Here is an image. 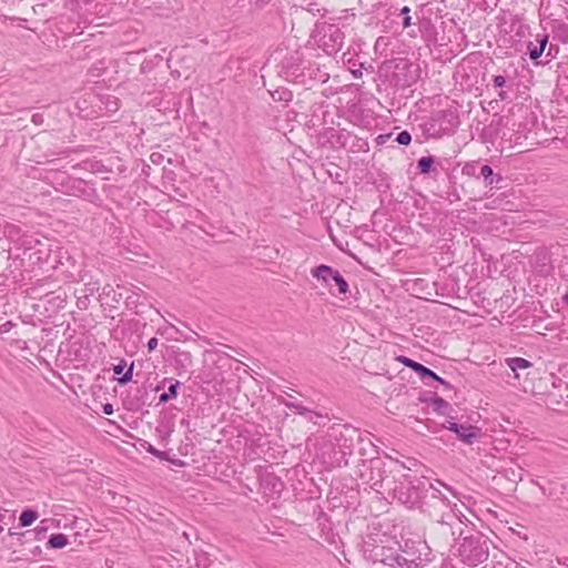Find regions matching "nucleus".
I'll list each match as a JSON object with an SVG mask.
<instances>
[{
    "mask_svg": "<svg viewBox=\"0 0 568 568\" xmlns=\"http://www.w3.org/2000/svg\"><path fill=\"white\" fill-rule=\"evenodd\" d=\"M454 433L462 442L471 445L479 437L480 429L477 426L458 424L454 426Z\"/></svg>",
    "mask_w": 568,
    "mask_h": 568,
    "instance_id": "nucleus-9",
    "label": "nucleus"
},
{
    "mask_svg": "<svg viewBox=\"0 0 568 568\" xmlns=\"http://www.w3.org/2000/svg\"><path fill=\"white\" fill-rule=\"evenodd\" d=\"M450 517H452V518H454L458 525H462V521H460V520H458L457 518H455V516H454V515H452Z\"/></svg>",
    "mask_w": 568,
    "mask_h": 568,
    "instance_id": "nucleus-47",
    "label": "nucleus"
},
{
    "mask_svg": "<svg viewBox=\"0 0 568 568\" xmlns=\"http://www.w3.org/2000/svg\"><path fill=\"white\" fill-rule=\"evenodd\" d=\"M458 551L465 564L468 566H477L488 558V539L481 534L467 536L463 539Z\"/></svg>",
    "mask_w": 568,
    "mask_h": 568,
    "instance_id": "nucleus-2",
    "label": "nucleus"
},
{
    "mask_svg": "<svg viewBox=\"0 0 568 568\" xmlns=\"http://www.w3.org/2000/svg\"><path fill=\"white\" fill-rule=\"evenodd\" d=\"M437 494H434L435 497H438L442 495L440 490H436Z\"/></svg>",
    "mask_w": 568,
    "mask_h": 568,
    "instance_id": "nucleus-48",
    "label": "nucleus"
},
{
    "mask_svg": "<svg viewBox=\"0 0 568 568\" xmlns=\"http://www.w3.org/2000/svg\"><path fill=\"white\" fill-rule=\"evenodd\" d=\"M454 426H458V423L448 420L447 425L446 424L444 425L445 428H447V429H449L452 432H454Z\"/></svg>",
    "mask_w": 568,
    "mask_h": 568,
    "instance_id": "nucleus-38",
    "label": "nucleus"
},
{
    "mask_svg": "<svg viewBox=\"0 0 568 568\" xmlns=\"http://www.w3.org/2000/svg\"><path fill=\"white\" fill-rule=\"evenodd\" d=\"M551 49H552V45H550V47H549L548 52H547V54H546L547 57L552 58Z\"/></svg>",
    "mask_w": 568,
    "mask_h": 568,
    "instance_id": "nucleus-45",
    "label": "nucleus"
},
{
    "mask_svg": "<svg viewBox=\"0 0 568 568\" xmlns=\"http://www.w3.org/2000/svg\"><path fill=\"white\" fill-rule=\"evenodd\" d=\"M554 39L561 43H568V16L564 21H556L552 26Z\"/></svg>",
    "mask_w": 568,
    "mask_h": 568,
    "instance_id": "nucleus-14",
    "label": "nucleus"
},
{
    "mask_svg": "<svg viewBox=\"0 0 568 568\" xmlns=\"http://www.w3.org/2000/svg\"><path fill=\"white\" fill-rule=\"evenodd\" d=\"M38 518V513L33 509L27 508L22 510L19 517V524L21 527L31 526Z\"/></svg>",
    "mask_w": 568,
    "mask_h": 568,
    "instance_id": "nucleus-18",
    "label": "nucleus"
},
{
    "mask_svg": "<svg viewBox=\"0 0 568 568\" xmlns=\"http://www.w3.org/2000/svg\"><path fill=\"white\" fill-rule=\"evenodd\" d=\"M53 184L55 189L62 193L79 195L84 192L87 183L81 179L71 178L65 172L55 173Z\"/></svg>",
    "mask_w": 568,
    "mask_h": 568,
    "instance_id": "nucleus-8",
    "label": "nucleus"
},
{
    "mask_svg": "<svg viewBox=\"0 0 568 568\" xmlns=\"http://www.w3.org/2000/svg\"><path fill=\"white\" fill-rule=\"evenodd\" d=\"M144 449L162 460H169V462H171L175 465H180V466L183 464V462H181V460L170 459L166 452L156 449L153 445H151L150 443H148L145 440H144Z\"/></svg>",
    "mask_w": 568,
    "mask_h": 568,
    "instance_id": "nucleus-19",
    "label": "nucleus"
},
{
    "mask_svg": "<svg viewBox=\"0 0 568 568\" xmlns=\"http://www.w3.org/2000/svg\"><path fill=\"white\" fill-rule=\"evenodd\" d=\"M281 404L285 407L293 409L296 414L306 416L310 422L315 423L314 417H322L321 414L313 412L311 408L303 406L300 402H288L285 398L281 399Z\"/></svg>",
    "mask_w": 568,
    "mask_h": 568,
    "instance_id": "nucleus-11",
    "label": "nucleus"
},
{
    "mask_svg": "<svg viewBox=\"0 0 568 568\" xmlns=\"http://www.w3.org/2000/svg\"><path fill=\"white\" fill-rule=\"evenodd\" d=\"M548 34L537 36L536 43L538 47H541L542 52L546 50V47L548 44Z\"/></svg>",
    "mask_w": 568,
    "mask_h": 568,
    "instance_id": "nucleus-31",
    "label": "nucleus"
},
{
    "mask_svg": "<svg viewBox=\"0 0 568 568\" xmlns=\"http://www.w3.org/2000/svg\"><path fill=\"white\" fill-rule=\"evenodd\" d=\"M389 136H390V134H382L377 139L381 140V142H385L386 139H388Z\"/></svg>",
    "mask_w": 568,
    "mask_h": 568,
    "instance_id": "nucleus-44",
    "label": "nucleus"
},
{
    "mask_svg": "<svg viewBox=\"0 0 568 568\" xmlns=\"http://www.w3.org/2000/svg\"><path fill=\"white\" fill-rule=\"evenodd\" d=\"M527 52L529 54V58L530 60L536 64L538 65L539 62H538V59L541 57V54L544 53L542 52V49L541 47H538L536 42H532V41H529L527 43Z\"/></svg>",
    "mask_w": 568,
    "mask_h": 568,
    "instance_id": "nucleus-22",
    "label": "nucleus"
},
{
    "mask_svg": "<svg viewBox=\"0 0 568 568\" xmlns=\"http://www.w3.org/2000/svg\"><path fill=\"white\" fill-rule=\"evenodd\" d=\"M306 10L311 12L313 16H324L322 11H324L316 2H310L306 7Z\"/></svg>",
    "mask_w": 568,
    "mask_h": 568,
    "instance_id": "nucleus-29",
    "label": "nucleus"
},
{
    "mask_svg": "<svg viewBox=\"0 0 568 568\" xmlns=\"http://www.w3.org/2000/svg\"><path fill=\"white\" fill-rule=\"evenodd\" d=\"M480 175L484 178L486 185H493L494 183H499L503 180L499 174H494L493 169L487 164L480 168Z\"/></svg>",
    "mask_w": 568,
    "mask_h": 568,
    "instance_id": "nucleus-17",
    "label": "nucleus"
},
{
    "mask_svg": "<svg viewBox=\"0 0 568 568\" xmlns=\"http://www.w3.org/2000/svg\"><path fill=\"white\" fill-rule=\"evenodd\" d=\"M133 366L132 362L129 367H126V363L122 359L119 364L114 365L113 372L118 376V382L120 384H126L132 379L133 375Z\"/></svg>",
    "mask_w": 568,
    "mask_h": 568,
    "instance_id": "nucleus-12",
    "label": "nucleus"
},
{
    "mask_svg": "<svg viewBox=\"0 0 568 568\" xmlns=\"http://www.w3.org/2000/svg\"><path fill=\"white\" fill-rule=\"evenodd\" d=\"M374 561L382 562L392 568H417L418 565L413 559H407L398 549L385 546L375 547L372 550Z\"/></svg>",
    "mask_w": 568,
    "mask_h": 568,
    "instance_id": "nucleus-3",
    "label": "nucleus"
},
{
    "mask_svg": "<svg viewBox=\"0 0 568 568\" xmlns=\"http://www.w3.org/2000/svg\"><path fill=\"white\" fill-rule=\"evenodd\" d=\"M102 412L105 415H112L113 414V406H112V404H110V403L103 404L102 405Z\"/></svg>",
    "mask_w": 568,
    "mask_h": 568,
    "instance_id": "nucleus-35",
    "label": "nucleus"
},
{
    "mask_svg": "<svg viewBox=\"0 0 568 568\" xmlns=\"http://www.w3.org/2000/svg\"><path fill=\"white\" fill-rule=\"evenodd\" d=\"M166 381H168V378H164V379H163V382H162L161 384L155 385V386L152 388V392L158 393L159 390L163 389V387H164L163 383H164V382H166Z\"/></svg>",
    "mask_w": 568,
    "mask_h": 568,
    "instance_id": "nucleus-37",
    "label": "nucleus"
},
{
    "mask_svg": "<svg viewBox=\"0 0 568 568\" xmlns=\"http://www.w3.org/2000/svg\"><path fill=\"white\" fill-rule=\"evenodd\" d=\"M180 357H183V362L191 363V354L190 353H181Z\"/></svg>",
    "mask_w": 568,
    "mask_h": 568,
    "instance_id": "nucleus-40",
    "label": "nucleus"
},
{
    "mask_svg": "<svg viewBox=\"0 0 568 568\" xmlns=\"http://www.w3.org/2000/svg\"><path fill=\"white\" fill-rule=\"evenodd\" d=\"M410 9L408 7H403L400 9V14L404 16L403 27L408 28L412 24V18L409 16Z\"/></svg>",
    "mask_w": 568,
    "mask_h": 568,
    "instance_id": "nucleus-28",
    "label": "nucleus"
},
{
    "mask_svg": "<svg viewBox=\"0 0 568 568\" xmlns=\"http://www.w3.org/2000/svg\"><path fill=\"white\" fill-rule=\"evenodd\" d=\"M32 122H33L34 124H37V125H38V124H41V123L43 122V118H42V115H41V114H38V113L33 114V115H32Z\"/></svg>",
    "mask_w": 568,
    "mask_h": 568,
    "instance_id": "nucleus-36",
    "label": "nucleus"
},
{
    "mask_svg": "<svg viewBox=\"0 0 568 568\" xmlns=\"http://www.w3.org/2000/svg\"><path fill=\"white\" fill-rule=\"evenodd\" d=\"M69 545V538L64 534H52L49 537V540L47 542V547L51 549H61Z\"/></svg>",
    "mask_w": 568,
    "mask_h": 568,
    "instance_id": "nucleus-15",
    "label": "nucleus"
},
{
    "mask_svg": "<svg viewBox=\"0 0 568 568\" xmlns=\"http://www.w3.org/2000/svg\"><path fill=\"white\" fill-rule=\"evenodd\" d=\"M395 141L400 145H408L412 141V135L408 131L404 130L397 134Z\"/></svg>",
    "mask_w": 568,
    "mask_h": 568,
    "instance_id": "nucleus-25",
    "label": "nucleus"
},
{
    "mask_svg": "<svg viewBox=\"0 0 568 568\" xmlns=\"http://www.w3.org/2000/svg\"><path fill=\"white\" fill-rule=\"evenodd\" d=\"M311 274L314 278L321 282L323 286L328 288L332 295H335V293L331 290V281H335L338 294L346 295L349 291L348 283L343 275L337 270H334L328 265L321 264L312 268Z\"/></svg>",
    "mask_w": 568,
    "mask_h": 568,
    "instance_id": "nucleus-4",
    "label": "nucleus"
},
{
    "mask_svg": "<svg viewBox=\"0 0 568 568\" xmlns=\"http://www.w3.org/2000/svg\"><path fill=\"white\" fill-rule=\"evenodd\" d=\"M432 406L435 412L442 415L448 414V410L452 409V406L444 398L435 396L430 399Z\"/></svg>",
    "mask_w": 568,
    "mask_h": 568,
    "instance_id": "nucleus-20",
    "label": "nucleus"
},
{
    "mask_svg": "<svg viewBox=\"0 0 568 568\" xmlns=\"http://www.w3.org/2000/svg\"><path fill=\"white\" fill-rule=\"evenodd\" d=\"M14 326V323L11 321H7L6 323L0 325V333H8Z\"/></svg>",
    "mask_w": 568,
    "mask_h": 568,
    "instance_id": "nucleus-32",
    "label": "nucleus"
},
{
    "mask_svg": "<svg viewBox=\"0 0 568 568\" xmlns=\"http://www.w3.org/2000/svg\"><path fill=\"white\" fill-rule=\"evenodd\" d=\"M262 483L264 487L270 488L273 493H280L284 486L283 481L273 474L263 477Z\"/></svg>",
    "mask_w": 568,
    "mask_h": 568,
    "instance_id": "nucleus-16",
    "label": "nucleus"
},
{
    "mask_svg": "<svg viewBox=\"0 0 568 568\" xmlns=\"http://www.w3.org/2000/svg\"><path fill=\"white\" fill-rule=\"evenodd\" d=\"M180 385L181 383L179 381L171 383L169 389L160 394L159 403L164 404L168 403L170 399L175 398L178 396V388L180 387Z\"/></svg>",
    "mask_w": 568,
    "mask_h": 568,
    "instance_id": "nucleus-21",
    "label": "nucleus"
},
{
    "mask_svg": "<svg viewBox=\"0 0 568 568\" xmlns=\"http://www.w3.org/2000/svg\"><path fill=\"white\" fill-rule=\"evenodd\" d=\"M440 524L443 526H448L450 529H452V535L455 536L456 535V531L454 530V525L452 523H448V521H445V520H442Z\"/></svg>",
    "mask_w": 568,
    "mask_h": 568,
    "instance_id": "nucleus-39",
    "label": "nucleus"
},
{
    "mask_svg": "<svg viewBox=\"0 0 568 568\" xmlns=\"http://www.w3.org/2000/svg\"><path fill=\"white\" fill-rule=\"evenodd\" d=\"M434 158L432 155H428V156H422L418 161H417V169L419 171V173L422 174H427L430 172L433 165H434Z\"/></svg>",
    "mask_w": 568,
    "mask_h": 568,
    "instance_id": "nucleus-23",
    "label": "nucleus"
},
{
    "mask_svg": "<svg viewBox=\"0 0 568 568\" xmlns=\"http://www.w3.org/2000/svg\"><path fill=\"white\" fill-rule=\"evenodd\" d=\"M491 82L495 89H500V91L497 93L500 101H507L510 99L509 91L505 90L504 88H507L509 90L513 89L511 78L501 74L493 75Z\"/></svg>",
    "mask_w": 568,
    "mask_h": 568,
    "instance_id": "nucleus-10",
    "label": "nucleus"
},
{
    "mask_svg": "<svg viewBox=\"0 0 568 568\" xmlns=\"http://www.w3.org/2000/svg\"><path fill=\"white\" fill-rule=\"evenodd\" d=\"M282 72L288 81L296 83H305V67L303 57L298 51H294L285 55L282 60Z\"/></svg>",
    "mask_w": 568,
    "mask_h": 568,
    "instance_id": "nucleus-6",
    "label": "nucleus"
},
{
    "mask_svg": "<svg viewBox=\"0 0 568 568\" xmlns=\"http://www.w3.org/2000/svg\"><path fill=\"white\" fill-rule=\"evenodd\" d=\"M283 397L280 398V400L282 399ZM285 399H287L288 402H297L293 395L291 394H286V396L284 397Z\"/></svg>",
    "mask_w": 568,
    "mask_h": 568,
    "instance_id": "nucleus-43",
    "label": "nucleus"
},
{
    "mask_svg": "<svg viewBox=\"0 0 568 568\" xmlns=\"http://www.w3.org/2000/svg\"><path fill=\"white\" fill-rule=\"evenodd\" d=\"M396 361L402 363L403 365H405L406 367L410 368L412 371H414L416 374L419 375V377L422 379H426V378H430L433 381H436L438 382L439 384H442L446 389H452L453 386L449 382L445 381L444 378H442L440 376H438L434 371H432L430 368L424 366L423 364L409 358V357H406L404 355H399L396 357Z\"/></svg>",
    "mask_w": 568,
    "mask_h": 568,
    "instance_id": "nucleus-7",
    "label": "nucleus"
},
{
    "mask_svg": "<svg viewBox=\"0 0 568 568\" xmlns=\"http://www.w3.org/2000/svg\"><path fill=\"white\" fill-rule=\"evenodd\" d=\"M125 405H128L129 409H139L140 408L139 403L136 405H133L129 400H125Z\"/></svg>",
    "mask_w": 568,
    "mask_h": 568,
    "instance_id": "nucleus-41",
    "label": "nucleus"
},
{
    "mask_svg": "<svg viewBox=\"0 0 568 568\" xmlns=\"http://www.w3.org/2000/svg\"><path fill=\"white\" fill-rule=\"evenodd\" d=\"M394 486L390 487L389 481L385 479L376 480L372 484V488L376 491L382 489L393 491V498L405 505L407 508H414L420 500L422 493L417 485L409 478L408 475H403L400 480H394Z\"/></svg>",
    "mask_w": 568,
    "mask_h": 568,
    "instance_id": "nucleus-1",
    "label": "nucleus"
},
{
    "mask_svg": "<svg viewBox=\"0 0 568 568\" xmlns=\"http://www.w3.org/2000/svg\"><path fill=\"white\" fill-rule=\"evenodd\" d=\"M158 346V338L156 337H152L149 339L148 344H146V347L149 349V352H152Z\"/></svg>",
    "mask_w": 568,
    "mask_h": 568,
    "instance_id": "nucleus-34",
    "label": "nucleus"
},
{
    "mask_svg": "<svg viewBox=\"0 0 568 568\" xmlns=\"http://www.w3.org/2000/svg\"><path fill=\"white\" fill-rule=\"evenodd\" d=\"M105 70L104 63L102 61H99L94 63L89 70L88 75L91 78H98L101 75V73Z\"/></svg>",
    "mask_w": 568,
    "mask_h": 568,
    "instance_id": "nucleus-24",
    "label": "nucleus"
},
{
    "mask_svg": "<svg viewBox=\"0 0 568 568\" xmlns=\"http://www.w3.org/2000/svg\"><path fill=\"white\" fill-rule=\"evenodd\" d=\"M562 300L568 305V292L564 295Z\"/></svg>",
    "mask_w": 568,
    "mask_h": 568,
    "instance_id": "nucleus-46",
    "label": "nucleus"
},
{
    "mask_svg": "<svg viewBox=\"0 0 568 568\" xmlns=\"http://www.w3.org/2000/svg\"><path fill=\"white\" fill-rule=\"evenodd\" d=\"M506 365L514 372L515 377L519 378V371L530 368L532 363L523 357H508L505 359Z\"/></svg>",
    "mask_w": 568,
    "mask_h": 568,
    "instance_id": "nucleus-13",
    "label": "nucleus"
},
{
    "mask_svg": "<svg viewBox=\"0 0 568 568\" xmlns=\"http://www.w3.org/2000/svg\"><path fill=\"white\" fill-rule=\"evenodd\" d=\"M150 160L153 164H161L163 155L161 153L154 152L150 155Z\"/></svg>",
    "mask_w": 568,
    "mask_h": 568,
    "instance_id": "nucleus-33",
    "label": "nucleus"
},
{
    "mask_svg": "<svg viewBox=\"0 0 568 568\" xmlns=\"http://www.w3.org/2000/svg\"><path fill=\"white\" fill-rule=\"evenodd\" d=\"M88 305H89V295L88 294H84L83 296L78 297L77 306L80 310H87Z\"/></svg>",
    "mask_w": 568,
    "mask_h": 568,
    "instance_id": "nucleus-30",
    "label": "nucleus"
},
{
    "mask_svg": "<svg viewBox=\"0 0 568 568\" xmlns=\"http://www.w3.org/2000/svg\"><path fill=\"white\" fill-rule=\"evenodd\" d=\"M458 535L462 536L463 535V530L459 528L458 530Z\"/></svg>",
    "mask_w": 568,
    "mask_h": 568,
    "instance_id": "nucleus-50",
    "label": "nucleus"
},
{
    "mask_svg": "<svg viewBox=\"0 0 568 568\" xmlns=\"http://www.w3.org/2000/svg\"><path fill=\"white\" fill-rule=\"evenodd\" d=\"M352 74L355 79H359L363 73L361 70H352Z\"/></svg>",
    "mask_w": 568,
    "mask_h": 568,
    "instance_id": "nucleus-42",
    "label": "nucleus"
},
{
    "mask_svg": "<svg viewBox=\"0 0 568 568\" xmlns=\"http://www.w3.org/2000/svg\"><path fill=\"white\" fill-rule=\"evenodd\" d=\"M104 110L106 112H116L119 110V102L113 97H108L105 101Z\"/></svg>",
    "mask_w": 568,
    "mask_h": 568,
    "instance_id": "nucleus-26",
    "label": "nucleus"
},
{
    "mask_svg": "<svg viewBox=\"0 0 568 568\" xmlns=\"http://www.w3.org/2000/svg\"><path fill=\"white\" fill-rule=\"evenodd\" d=\"M145 10H151V7L150 6H144V11Z\"/></svg>",
    "mask_w": 568,
    "mask_h": 568,
    "instance_id": "nucleus-49",
    "label": "nucleus"
},
{
    "mask_svg": "<svg viewBox=\"0 0 568 568\" xmlns=\"http://www.w3.org/2000/svg\"><path fill=\"white\" fill-rule=\"evenodd\" d=\"M48 528L49 527L47 525V520H41L40 524L34 529L36 539L40 540L45 535V532L48 531Z\"/></svg>",
    "mask_w": 568,
    "mask_h": 568,
    "instance_id": "nucleus-27",
    "label": "nucleus"
},
{
    "mask_svg": "<svg viewBox=\"0 0 568 568\" xmlns=\"http://www.w3.org/2000/svg\"><path fill=\"white\" fill-rule=\"evenodd\" d=\"M318 47L328 55L337 53L344 44V33L335 24H326L320 31Z\"/></svg>",
    "mask_w": 568,
    "mask_h": 568,
    "instance_id": "nucleus-5",
    "label": "nucleus"
}]
</instances>
